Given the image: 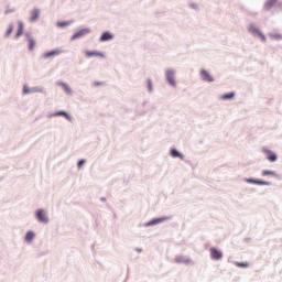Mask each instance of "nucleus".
Instances as JSON below:
<instances>
[{"mask_svg":"<svg viewBox=\"0 0 282 282\" xmlns=\"http://www.w3.org/2000/svg\"><path fill=\"white\" fill-rule=\"evenodd\" d=\"M200 77L204 82L212 83L214 78L212 77L210 73H207L206 69H200Z\"/></svg>","mask_w":282,"mask_h":282,"instance_id":"nucleus-8","label":"nucleus"},{"mask_svg":"<svg viewBox=\"0 0 282 282\" xmlns=\"http://www.w3.org/2000/svg\"><path fill=\"white\" fill-rule=\"evenodd\" d=\"M171 156L174 159L178 158L180 160H184V155L180 153V151H177L176 149L171 150Z\"/></svg>","mask_w":282,"mask_h":282,"instance_id":"nucleus-12","label":"nucleus"},{"mask_svg":"<svg viewBox=\"0 0 282 282\" xmlns=\"http://www.w3.org/2000/svg\"><path fill=\"white\" fill-rule=\"evenodd\" d=\"M248 31L256 35V36H259L262 41H265V35L261 33V31L259 29H256L254 25H250Z\"/></svg>","mask_w":282,"mask_h":282,"instance_id":"nucleus-2","label":"nucleus"},{"mask_svg":"<svg viewBox=\"0 0 282 282\" xmlns=\"http://www.w3.org/2000/svg\"><path fill=\"white\" fill-rule=\"evenodd\" d=\"M278 0H268L265 3H264V10L265 11H270L271 8H273V6H275Z\"/></svg>","mask_w":282,"mask_h":282,"instance_id":"nucleus-13","label":"nucleus"},{"mask_svg":"<svg viewBox=\"0 0 282 282\" xmlns=\"http://www.w3.org/2000/svg\"><path fill=\"white\" fill-rule=\"evenodd\" d=\"M96 86H101V85H105L104 83H96L95 84Z\"/></svg>","mask_w":282,"mask_h":282,"instance_id":"nucleus-30","label":"nucleus"},{"mask_svg":"<svg viewBox=\"0 0 282 282\" xmlns=\"http://www.w3.org/2000/svg\"><path fill=\"white\" fill-rule=\"evenodd\" d=\"M23 29H24L23 22L19 21V30H18V33L15 35L17 39H19L23 34Z\"/></svg>","mask_w":282,"mask_h":282,"instance_id":"nucleus-20","label":"nucleus"},{"mask_svg":"<svg viewBox=\"0 0 282 282\" xmlns=\"http://www.w3.org/2000/svg\"><path fill=\"white\" fill-rule=\"evenodd\" d=\"M148 86H149V90L152 91L153 85H152V82L150 79L148 80Z\"/></svg>","mask_w":282,"mask_h":282,"instance_id":"nucleus-29","label":"nucleus"},{"mask_svg":"<svg viewBox=\"0 0 282 282\" xmlns=\"http://www.w3.org/2000/svg\"><path fill=\"white\" fill-rule=\"evenodd\" d=\"M210 252V258L213 260H221V258H224V252H221V250H219L218 248L212 247L209 249Z\"/></svg>","mask_w":282,"mask_h":282,"instance_id":"nucleus-1","label":"nucleus"},{"mask_svg":"<svg viewBox=\"0 0 282 282\" xmlns=\"http://www.w3.org/2000/svg\"><path fill=\"white\" fill-rule=\"evenodd\" d=\"M273 39H276V40H281L282 39V35L281 34H273L271 35Z\"/></svg>","mask_w":282,"mask_h":282,"instance_id":"nucleus-28","label":"nucleus"},{"mask_svg":"<svg viewBox=\"0 0 282 282\" xmlns=\"http://www.w3.org/2000/svg\"><path fill=\"white\" fill-rule=\"evenodd\" d=\"M112 39H113V35L111 33H109V32H106V33H104L101 35L100 41L101 42H106V41H110Z\"/></svg>","mask_w":282,"mask_h":282,"instance_id":"nucleus-16","label":"nucleus"},{"mask_svg":"<svg viewBox=\"0 0 282 282\" xmlns=\"http://www.w3.org/2000/svg\"><path fill=\"white\" fill-rule=\"evenodd\" d=\"M24 94H30L31 91H39V93H42L43 89L42 88H32L30 89L26 85H24Z\"/></svg>","mask_w":282,"mask_h":282,"instance_id":"nucleus-18","label":"nucleus"},{"mask_svg":"<svg viewBox=\"0 0 282 282\" xmlns=\"http://www.w3.org/2000/svg\"><path fill=\"white\" fill-rule=\"evenodd\" d=\"M90 32L91 31L89 29H80L79 32L72 35L70 40H76V39L84 37L85 35L89 34Z\"/></svg>","mask_w":282,"mask_h":282,"instance_id":"nucleus-5","label":"nucleus"},{"mask_svg":"<svg viewBox=\"0 0 282 282\" xmlns=\"http://www.w3.org/2000/svg\"><path fill=\"white\" fill-rule=\"evenodd\" d=\"M55 116H63L66 120L72 121V116L64 110L55 112Z\"/></svg>","mask_w":282,"mask_h":282,"instance_id":"nucleus-14","label":"nucleus"},{"mask_svg":"<svg viewBox=\"0 0 282 282\" xmlns=\"http://www.w3.org/2000/svg\"><path fill=\"white\" fill-rule=\"evenodd\" d=\"M86 57L91 58V57H100L105 58V53L98 52V51H86L85 52Z\"/></svg>","mask_w":282,"mask_h":282,"instance_id":"nucleus-4","label":"nucleus"},{"mask_svg":"<svg viewBox=\"0 0 282 282\" xmlns=\"http://www.w3.org/2000/svg\"><path fill=\"white\" fill-rule=\"evenodd\" d=\"M28 43H29L28 44L29 50L31 52H33V50L35 48V45H36L35 41L32 37H28Z\"/></svg>","mask_w":282,"mask_h":282,"instance_id":"nucleus-17","label":"nucleus"},{"mask_svg":"<svg viewBox=\"0 0 282 282\" xmlns=\"http://www.w3.org/2000/svg\"><path fill=\"white\" fill-rule=\"evenodd\" d=\"M36 219L44 224H47V221H48L47 214H45V212L43 209H39L36 212Z\"/></svg>","mask_w":282,"mask_h":282,"instance_id":"nucleus-3","label":"nucleus"},{"mask_svg":"<svg viewBox=\"0 0 282 282\" xmlns=\"http://www.w3.org/2000/svg\"><path fill=\"white\" fill-rule=\"evenodd\" d=\"M58 85L63 86V88H64V90H66V93H68V94L72 93V90H70V88H69V86H68L67 84H65V83H58Z\"/></svg>","mask_w":282,"mask_h":282,"instance_id":"nucleus-23","label":"nucleus"},{"mask_svg":"<svg viewBox=\"0 0 282 282\" xmlns=\"http://www.w3.org/2000/svg\"><path fill=\"white\" fill-rule=\"evenodd\" d=\"M34 238H35V234L33 231H28L24 237L26 242H32Z\"/></svg>","mask_w":282,"mask_h":282,"instance_id":"nucleus-15","label":"nucleus"},{"mask_svg":"<svg viewBox=\"0 0 282 282\" xmlns=\"http://www.w3.org/2000/svg\"><path fill=\"white\" fill-rule=\"evenodd\" d=\"M175 73L174 70L170 69V70H166V80L170 83V85L172 86H176V80H175V77H174Z\"/></svg>","mask_w":282,"mask_h":282,"instance_id":"nucleus-6","label":"nucleus"},{"mask_svg":"<svg viewBox=\"0 0 282 282\" xmlns=\"http://www.w3.org/2000/svg\"><path fill=\"white\" fill-rule=\"evenodd\" d=\"M268 175L275 176L276 174L273 171H262V176H268Z\"/></svg>","mask_w":282,"mask_h":282,"instance_id":"nucleus-25","label":"nucleus"},{"mask_svg":"<svg viewBox=\"0 0 282 282\" xmlns=\"http://www.w3.org/2000/svg\"><path fill=\"white\" fill-rule=\"evenodd\" d=\"M39 18H40V10L39 9H33L31 11V21L35 22V21L39 20Z\"/></svg>","mask_w":282,"mask_h":282,"instance_id":"nucleus-10","label":"nucleus"},{"mask_svg":"<svg viewBox=\"0 0 282 282\" xmlns=\"http://www.w3.org/2000/svg\"><path fill=\"white\" fill-rule=\"evenodd\" d=\"M164 220H165V218H158V219H154V220L148 223L147 226L158 225V224H160V223H162Z\"/></svg>","mask_w":282,"mask_h":282,"instance_id":"nucleus-21","label":"nucleus"},{"mask_svg":"<svg viewBox=\"0 0 282 282\" xmlns=\"http://www.w3.org/2000/svg\"><path fill=\"white\" fill-rule=\"evenodd\" d=\"M70 24H72L70 21H64V22H58L57 26L58 28H66V26H69Z\"/></svg>","mask_w":282,"mask_h":282,"instance_id":"nucleus-22","label":"nucleus"},{"mask_svg":"<svg viewBox=\"0 0 282 282\" xmlns=\"http://www.w3.org/2000/svg\"><path fill=\"white\" fill-rule=\"evenodd\" d=\"M58 54H62L61 50L51 51L44 54V58H50L54 56H58Z\"/></svg>","mask_w":282,"mask_h":282,"instance_id":"nucleus-11","label":"nucleus"},{"mask_svg":"<svg viewBox=\"0 0 282 282\" xmlns=\"http://www.w3.org/2000/svg\"><path fill=\"white\" fill-rule=\"evenodd\" d=\"M235 264L238 268H249V263L248 262H236Z\"/></svg>","mask_w":282,"mask_h":282,"instance_id":"nucleus-24","label":"nucleus"},{"mask_svg":"<svg viewBox=\"0 0 282 282\" xmlns=\"http://www.w3.org/2000/svg\"><path fill=\"white\" fill-rule=\"evenodd\" d=\"M13 29H14L13 24H10L9 29H8L7 33H6L7 37H9L11 35V33L13 32Z\"/></svg>","mask_w":282,"mask_h":282,"instance_id":"nucleus-26","label":"nucleus"},{"mask_svg":"<svg viewBox=\"0 0 282 282\" xmlns=\"http://www.w3.org/2000/svg\"><path fill=\"white\" fill-rule=\"evenodd\" d=\"M246 182L251 183V184H258V185H270L271 184L270 182L254 180V178H247Z\"/></svg>","mask_w":282,"mask_h":282,"instance_id":"nucleus-9","label":"nucleus"},{"mask_svg":"<svg viewBox=\"0 0 282 282\" xmlns=\"http://www.w3.org/2000/svg\"><path fill=\"white\" fill-rule=\"evenodd\" d=\"M85 163H86L85 159L79 160L78 163H77V167L82 169Z\"/></svg>","mask_w":282,"mask_h":282,"instance_id":"nucleus-27","label":"nucleus"},{"mask_svg":"<svg viewBox=\"0 0 282 282\" xmlns=\"http://www.w3.org/2000/svg\"><path fill=\"white\" fill-rule=\"evenodd\" d=\"M221 100L226 101V100H232V98H235V93H229V94H225L221 97Z\"/></svg>","mask_w":282,"mask_h":282,"instance_id":"nucleus-19","label":"nucleus"},{"mask_svg":"<svg viewBox=\"0 0 282 282\" xmlns=\"http://www.w3.org/2000/svg\"><path fill=\"white\" fill-rule=\"evenodd\" d=\"M263 152H264V154L267 156V160L269 162H275L278 160L276 154L273 153L272 151H270L268 149H263Z\"/></svg>","mask_w":282,"mask_h":282,"instance_id":"nucleus-7","label":"nucleus"}]
</instances>
